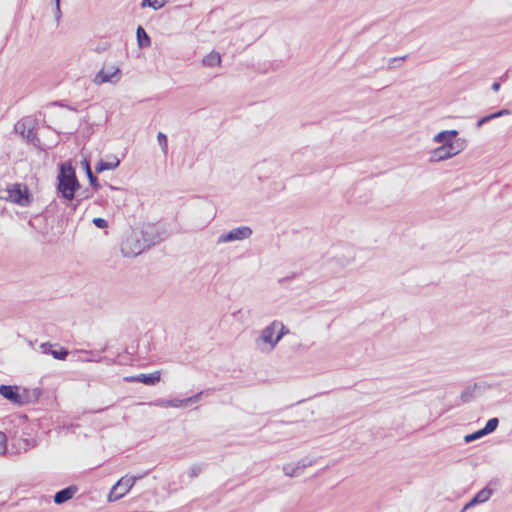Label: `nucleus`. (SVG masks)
Instances as JSON below:
<instances>
[{
	"label": "nucleus",
	"instance_id": "nucleus-1",
	"mask_svg": "<svg viewBox=\"0 0 512 512\" xmlns=\"http://www.w3.org/2000/svg\"><path fill=\"white\" fill-rule=\"evenodd\" d=\"M57 189L66 200H72L80 187L74 168L70 163H63L58 174Z\"/></svg>",
	"mask_w": 512,
	"mask_h": 512
},
{
	"label": "nucleus",
	"instance_id": "nucleus-2",
	"mask_svg": "<svg viewBox=\"0 0 512 512\" xmlns=\"http://www.w3.org/2000/svg\"><path fill=\"white\" fill-rule=\"evenodd\" d=\"M0 199L15 203L22 207H27L32 202V197L27 186L14 183L0 190Z\"/></svg>",
	"mask_w": 512,
	"mask_h": 512
},
{
	"label": "nucleus",
	"instance_id": "nucleus-3",
	"mask_svg": "<svg viewBox=\"0 0 512 512\" xmlns=\"http://www.w3.org/2000/svg\"><path fill=\"white\" fill-rule=\"evenodd\" d=\"M143 235L138 230L131 231L121 244V252L125 257H135L147 249Z\"/></svg>",
	"mask_w": 512,
	"mask_h": 512
},
{
	"label": "nucleus",
	"instance_id": "nucleus-4",
	"mask_svg": "<svg viewBox=\"0 0 512 512\" xmlns=\"http://www.w3.org/2000/svg\"><path fill=\"white\" fill-rule=\"evenodd\" d=\"M279 343L275 328L271 322L260 331L259 336L255 339V346L261 353H271Z\"/></svg>",
	"mask_w": 512,
	"mask_h": 512
},
{
	"label": "nucleus",
	"instance_id": "nucleus-5",
	"mask_svg": "<svg viewBox=\"0 0 512 512\" xmlns=\"http://www.w3.org/2000/svg\"><path fill=\"white\" fill-rule=\"evenodd\" d=\"M142 476H124L117 481V483L112 487L110 493L108 495V501L114 502L121 499L125 496L130 489L133 487L135 482L140 479Z\"/></svg>",
	"mask_w": 512,
	"mask_h": 512
},
{
	"label": "nucleus",
	"instance_id": "nucleus-6",
	"mask_svg": "<svg viewBox=\"0 0 512 512\" xmlns=\"http://www.w3.org/2000/svg\"><path fill=\"white\" fill-rule=\"evenodd\" d=\"M464 149L462 143H449L434 149L431 152L430 161L440 162L452 158Z\"/></svg>",
	"mask_w": 512,
	"mask_h": 512
},
{
	"label": "nucleus",
	"instance_id": "nucleus-7",
	"mask_svg": "<svg viewBox=\"0 0 512 512\" xmlns=\"http://www.w3.org/2000/svg\"><path fill=\"white\" fill-rule=\"evenodd\" d=\"M251 235H252V229L250 227H248V226L237 227L228 232L222 233L217 239V244L245 240V239H248Z\"/></svg>",
	"mask_w": 512,
	"mask_h": 512
},
{
	"label": "nucleus",
	"instance_id": "nucleus-8",
	"mask_svg": "<svg viewBox=\"0 0 512 512\" xmlns=\"http://www.w3.org/2000/svg\"><path fill=\"white\" fill-rule=\"evenodd\" d=\"M315 463V459L310 457L302 458L295 463H286L283 465V472L286 476L294 478L303 474L307 467L312 466Z\"/></svg>",
	"mask_w": 512,
	"mask_h": 512
},
{
	"label": "nucleus",
	"instance_id": "nucleus-9",
	"mask_svg": "<svg viewBox=\"0 0 512 512\" xmlns=\"http://www.w3.org/2000/svg\"><path fill=\"white\" fill-rule=\"evenodd\" d=\"M120 69L116 67H103L94 77L93 82L96 85H102L104 83H116L120 79Z\"/></svg>",
	"mask_w": 512,
	"mask_h": 512
},
{
	"label": "nucleus",
	"instance_id": "nucleus-10",
	"mask_svg": "<svg viewBox=\"0 0 512 512\" xmlns=\"http://www.w3.org/2000/svg\"><path fill=\"white\" fill-rule=\"evenodd\" d=\"M15 131L28 142H34L37 139L36 132L34 130V122L31 118H23L19 120L15 124Z\"/></svg>",
	"mask_w": 512,
	"mask_h": 512
},
{
	"label": "nucleus",
	"instance_id": "nucleus-11",
	"mask_svg": "<svg viewBox=\"0 0 512 512\" xmlns=\"http://www.w3.org/2000/svg\"><path fill=\"white\" fill-rule=\"evenodd\" d=\"M0 395L13 404L22 405L25 403V395L18 392L17 386L0 385Z\"/></svg>",
	"mask_w": 512,
	"mask_h": 512
},
{
	"label": "nucleus",
	"instance_id": "nucleus-12",
	"mask_svg": "<svg viewBox=\"0 0 512 512\" xmlns=\"http://www.w3.org/2000/svg\"><path fill=\"white\" fill-rule=\"evenodd\" d=\"M160 372L155 371L150 374H138L135 376H128L124 378V381L126 382H141L146 385H155L160 381Z\"/></svg>",
	"mask_w": 512,
	"mask_h": 512
},
{
	"label": "nucleus",
	"instance_id": "nucleus-13",
	"mask_svg": "<svg viewBox=\"0 0 512 512\" xmlns=\"http://www.w3.org/2000/svg\"><path fill=\"white\" fill-rule=\"evenodd\" d=\"M458 135L457 130H445L441 131L438 134H436L433 137V141L435 143H443V144H449V143H465L464 139H455V137Z\"/></svg>",
	"mask_w": 512,
	"mask_h": 512
},
{
	"label": "nucleus",
	"instance_id": "nucleus-14",
	"mask_svg": "<svg viewBox=\"0 0 512 512\" xmlns=\"http://www.w3.org/2000/svg\"><path fill=\"white\" fill-rule=\"evenodd\" d=\"M138 233L143 235V241H145V244H148L147 249L160 241V235L153 226H145L143 229L138 230Z\"/></svg>",
	"mask_w": 512,
	"mask_h": 512
},
{
	"label": "nucleus",
	"instance_id": "nucleus-15",
	"mask_svg": "<svg viewBox=\"0 0 512 512\" xmlns=\"http://www.w3.org/2000/svg\"><path fill=\"white\" fill-rule=\"evenodd\" d=\"M119 165H120V160L116 156L110 155V156H108V160H106V161L100 160L97 163L95 170L97 173H101L105 170H114Z\"/></svg>",
	"mask_w": 512,
	"mask_h": 512
},
{
	"label": "nucleus",
	"instance_id": "nucleus-16",
	"mask_svg": "<svg viewBox=\"0 0 512 512\" xmlns=\"http://www.w3.org/2000/svg\"><path fill=\"white\" fill-rule=\"evenodd\" d=\"M76 492V488L73 486H69L67 488H64L60 491H58L54 496V502L56 504H63L69 499L73 497V495Z\"/></svg>",
	"mask_w": 512,
	"mask_h": 512
},
{
	"label": "nucleus",
	"instance_id": "nucleus-17",
	"mask_svg": "<svg viewBox=\"0 0 512 512\" xmlns=\"http://www.w3.org/2000/svg\"><path fill=\"white\" fill-rule=\"evenodd\" d=\"M136 38L137 44L141 49L147 48L151 45V39L142 26H138L136 30Z\"/></svg>",
	"mask_w": 512,
	"mask_h": 512
},
{
	"label": "nucleus",
	"instance_id": "nucleus-18",
	"mask_svg": "<svg viewBox=\"0 0 512 512\" xmlns=\"http://www.w3.org/2000/svg\"><path fill=\"white\" fill-rule=\"evenodd\" d=\"M202 64L206 67H216L221 65V56L218 52L212 51L208 55H206Z\"/></svg>",
	"mask_w": 512,
	"mask_h": 512
},
{
	"label": "nucleus",
	"instance_id": "nucleus-19",
	"mask_svg": "<svg viewBox=\"0 0 512 512\" xmlns=\"http://www.w3.org/2000/svg\"><path fill=\"white\" fill-rule=\"evenodd\" d=\"M493 491L489 487L480 490L472 499L471 504H481L489 500Z\"/></svg>",
	"mask_w": 512,
	"mask_h": 512
},
{
	"label": "nucleus",
	"instance_id": "nucleus-20",
	"mask_svg": "<svg viewBox=\"0 0 512 512\" xmlns=\"http://www.w3.org/2000/svg\"><path fill=\"white\" fill-rule=\"evenodd\" d=\"M156 405L162 407L180 408L186 406L185 399L158 400Z\"/></svg>",
	"mask_w": 512,
	"mask_h": 512
},
{
	"label": "nucleus",
	"instance_id": "nucleus-21",
	"mask_svg": "<svg viewBox=\"0 0 512 512\" xmlns=\"http://www.w3.org/2000/svg\"><path fill=\"white\" fill-rule=\"evenodd\" d=\"M272 323L279 341L289 333V329L283 324V322L274 320Z\"/></svg>",
	"mask_w": 512,
	"mask_h": 512
},
{
	"label": "nucleus",
	"instance_id": "nucleus-22",
	"mask_svg": "<svg viewBox=\"0 0 512 512\" xmlns=\"http://www.w3.org/2000/svg\"><path fill=\"white\" fill-rule=\"evenodd\" d=\"M167 0H142L141 7H150L154 10L161 9L165 4Z\"/></svg>",
	"mask_w": 512,
	"mask_h": 512
},
{
	"label": "nucleus",
	"instance_id": "nucleus-23",
	"mask_svg": "<svg viewBox=\"0 0 512 512\" xmlns=\"http://www.w3.org/2000/svg\"><path fill=\"white\" fill-rule=\"evenodd\" d=\"M499 424V421L497 418H491L487 421L484 428H482V431L485 435L492 433L494 430H496L497 426Z\"/></svg>",
	"mask_w": 512,
	"mask_h": 512
},
{
	"label": "nucleus",
	"instance_id": "nucleus-24",
	"mask_svg": "<svg viewBox=\"0 0 512 512\" xmlns=\"http://www.w3.org/2000/svg\"><path fill=\"white\" fill-rule=\"evenodd\" d=\"M157 141L161 147V150L163 152L164 155H167V152H168V140H167V136L162 133V132H159L157 134Z\"/></svg>",
	"mask_w": 512,
	"mask_h": 512
},
{
	"label": "nucleus",
	"instance_id": "nucleus-25",
	"mask_svg": "<svg viewBox=\"0 0 512 512\" xmlns=\"http://www.w3.org/2000/svg\"><path fill=\"white\" fill-rule=\"evenodd\" d=\"M50 353L55 359L58 360H65L68 355V351L64 348H61L59 350H52Z\"/></svg>",
	"mask_w": 512,
	"mask_h": 512
},
{
	"label": "nucleus",
	"instance_id": "nucleus-26",
	"mask_svg": "<svg viewBox=\"0 0 512 512\" xmlns=\"http://www.w3.org/2000/svg\"><path fill=\"white\" fill-rule=\"evenodd\" d=\"M485 436V434L483 433L482 429L472 433V434H468L464 437V440L466 443H470L476 439H479L481 437Z\"/></svg>",
	"mask_w": 512,
	"mask_h": 512
},
{
	"label": "nucleus",
	"instance_id": "nucleus-27",
	"mask_svg": "<svg viewBox=\"0 0 512 512\" xmlns=\"http://www.w3.org/2000/svg\"><path fill=\"white\" fill-rule=\"evenodd\" d=\"M34 440L32 439H18L17 445L19 449H23L24 451L28 450L29 447L33 446Z\"/></svg>",
	"mask_w": 512,
	"mask_h": 512
},
{
	"label": "nucleus",
	"instance_id": "nucleus-28",
	"mask_svg": "<svg viewBox=\"0 0 512 512\" xmlns=\"http://www.w3.org/2000/svg\"><path fill=\"white\" fill-rule=\"evenodd\" d=\"M7 451V436L0 432V455H4Z\"/></svg>",
	"mask_w": 512,
	"mask_h": 512
},
{
	"label": "nucleus",
	"instance_id": "nucleus-29",
	"mask_svg": "<svg viewBox=\"0 0 512 512\" xmlns=\"http://www.w3.org/2000/svg\"><path fill=\"white\" fill-rule=\"evenodd\" d=\"M473 389L470 387H467L462 393H461V400L462 402L466 403L469 402L473 397Z\"/></svg>",
	"mask_w": 512,
	"mask_h": 512
},
{
	"label": "nucleus",
	"instance_id": "nucleus-30",
	"mask_svg": "<svg viewBox=\"0 0 512 512\" xmlns=\"http://www.w3.org/2000/svg\"><path fill=\"white\" fill-rule=\"evenodd\" d=\"M86 171H87V176L89 178L91 185L97 188L98 187L97 178H96V176L93 175L88 163H86Z\"/></svg>",
	"mask_w": 512,
	"mask_h": 512
},
{
	"label": "nucleus",
	"instance_id": "nucleus-31",
	"mask_svg": "<svg viewBox=\"0 0 512 512\" xmlns=\"http://www.w3.org/2000/svg\"><path fill=\"white\" fill-rule=\"evenodd\" d=\"M93 224L100 229H104L108 227V222L104 218L96 217L93 219Z\"/></svg>",
	"mask_w": 512,
	"mask_h": 512
},
{
	"label": "nucleus",
	"instance_id": "nucleus-32",
	"mask_svg": "<svg viewBox=\"0 0 512 512\" xmlns=\"http://www.w3.org/2000/svg\"><path fill=\"white\" fill-rule=\"evenodd\" d=\"M203 394V392H199L191 397H188L185 399V402H186V406L189 405V404H192V403H196L200 400V397L201 395Z\"/></svg>",
	"mask_w": 512,
	"mask_h": 512
},
{
	"label": "nucleus",
	"instance_id": "nucleus-33",
	"mask_svg": "<svg viewBox=\"0 0 512 512\" xmlns=\"http://www.w3.org/2000/svg\"><path fill=\"white\" fill-rule=\"evenodd\" d=\"M200 472H201V467L198 465H195L189 469L188 474L190 477H196L199 475Z\"/></svg>",
	"mask_w": 512,
	"mask_h": 512
},
{
	"label": "nucleus",
	"instance_id": "nucleus-34",
	"mask_svg": "<svg viewBox=\"0 0 512 512\" xmlns=\"http://www.w3.org/2000/svg\"><path fill=\"white\" fill-rule=\"evenodd\" d=\"M61 18L60 0H55V20L58 23Z\"/></svg>",
	"mask_w": 512,
	"mask_h": 512
},
{
	"label": "nucleus",
	"instance_id": "nucleus-35",
	"mask_svg": "<svg viewBox=\"0 0 512 512\" xmlns=\"http://www.w3.org/2000/svg\"><path fill=\"white\" fill-rule=\"evenodd\" d=\"M510 113H511L510 110L502 109V110H499V111H497L495 113H492L491 115L493 116V119H494V118L501 117L503 115H509Z\"/></svg>",
	"mask_w": 512,
	"mask_h": 512
},
{
	"label": "nucleus",
	"instance_id": "nucleus-36",
	"mask_svg": "<svg viewBox=\"0 0 512 512\" xmlns=\"http://www.w3.org/2000/svg\"><path fill=\"white\" fill-rule=\"evenodd\" d=\"M492 119H493V116L491 114L487 115L485 117H482L481 119L478 120L477 127H481L482 125H484L485 123L489 122Z\"/></svg>",
	"mask_w": 512,
	"mask_h": 512
},
{
	"label": "nucleus",
	"instance_id": "nucleus-37",
	"mask_svg": "<svg viewBox=\"0 0 512 512\" xmlns=\"http://www.w3.org/2000/svg\"><path fill=\"white\" fill-rule=\"evenodd\" d=\"M406 59V56H402V57H394V58H391L389 60V68H394V64H396L397 61H400V60H405Z\"/></svg>",
	"mask_w": 512,
	"mask_h": 512
},
{
	"label": "nucleus",
	"instance_id": "nucleus-38",
	"mask_svg": "<svg viewBox=\"0 0 512 512\" xmlns=\"http://www.w3.org/2000/svg\"><path fill=\"white\" fill-rule=\"evenodd\" d=\"M491 88H492V90H493L494 92H498V91H499V89H500V83H499V82H494V83L492 84V87H491Z\"/></svg>",
	"mask_w": 512,
	"mask_h": 512
},
{
	"label": "nucleus",
	"instance_id": "nucleus-39",
	"mask_svg": "<svg viewBox=\"0 0 512 512\" xmlns=\"http://www.w3.org/2000/svg\"><path fill=\"white\" fill-rule=\"evenodd\" d=\"M475 504H471V500L464 506L463 510L469 509L470 507L474 506Z\"/></svg>",
	"mask_w": 512,
	"mask_h": 512
}]
</instances>
